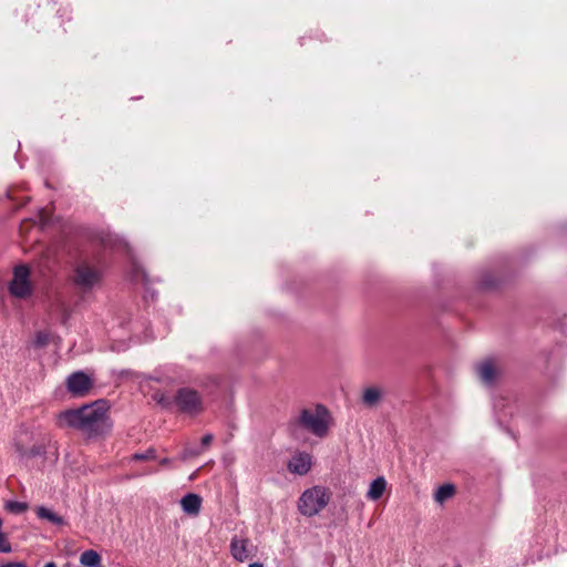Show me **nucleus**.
<instances>
[{"label":"nucleus","mask_w":567,"mask_h":567,"mask_svg":"<svg viewBox=\"0 0 567 567\" xmlns=\"http://www.w3.org/2000/svg\"><path fill=\"white\" fill-rule=\"evenodd\" d=\"M331 493L322 486L306 489L298 501L299 512L308 517L317 515L330 502Z\"/></svg>","instance_id":"nucleus-3"},{"label":"nucleus","mask_w":567,"mask_h":567,"mask_svg":"<svg viewBox=\"0 0 567 567\" xmlns=\"http://www.w3.org/2000/svg\"><path fill=\"white\" fill-rule=\"evenodd\" d=\"M254 546L250 544L247 538H237L234 537L230 543V551L233 557L243 563L247 560L251 556V550Z\"/></svg>","instance_id":"nucleus-9"},{"label":"nucleus","mask_w":567,"mask_h":567,"mask_svg":"<svg viewBox=\"0 0 567 567\" xmlns=\"http://www.w3.org/2000/svg\"><path fill=\"white\" fill-rule=\"evenodd\" d=\"M386 487V481L383 476H379L370 484L367 497L371 501H378L382 497Z\"/></svg>","instance_id":"nucleus-13"},{"label":"nucleus","mask_w":567,"mask_h":567,"mask_svg":"<svg viewBox=\"0 0 567 567\" xmlns=\"http://www.w3.org/2000/svg\"><path fill=\"white\" fill-rule=\"evenodd\" d=\"M8 290L12 297L18 299H27L32 295L33 286L30 281V269L28 266L19 265L13 268Z\"/></svg>","instance_id":"nucleus-4"},{"label":"nucleus","mask_w":567,"mask_h":567,"mask_svg":"<svg viewBox=\"0 0 567 567\" xmlns=\"http://www.w3.org/2000/svg\"><path fill=\"white\" fill-rule=\"evenodd\" d=\"M105 402L96 401L75 410H66L59 414L58 426L82 431L87 436L99 435L106 422Z\"/></svg>","instance_id":"nucleus-1"},{"label":"nucleus","mask_w":567,"mask_h":567,"mask_svg":"<svg viewBox=\"0 0 567 567\" xmlns=\"http://www.w3.org/2000/svg\"><path fill=\"white\" fill-rule=\"evenodd\" d=\"M0 567H28V566L22 561H11V563L3 564Z\"/></svg>","instance_id":"nucleus-28"},{"label":"nucleus","mask_w":567,"mask_h":567,"mask_svg":"<svg viewBox=\"0 0 567 567\" xmlns=\"http://www.w3.org/2000/svg\"><path fill=\"white\" fill-rule=\"evenodd\" d=\"M153 399L165 409H169L173 404H175L174 399L172 400L168 395L162 392L154 393Z\"/></svg>","instance_id":"nucleus-19"},{"label":"nucleus","mask_w":567,"mask_h":567,"mask_svg":"<svg viewBox=\"0 0 567 567\" xmlns=\"http://www.w3.org/2000/svg\"><path fill=\"white\" fill-rule=\"evenodd\" d=\"M455 494V486L453 484H443L441 485L435 494V502L443 504L446 499L451 498Z\"/></svg>","instance_id":"nucleus-18"},{"label":"nucleus","mask_w":567,"mask_h":567,"mask_svg":"<svg viewBox=\"0 0 567 567\" xmlns=\"http://www.w3.org/2000/svg\"><path fill=\"white\" fill-rule=\"evenodd\" d=\"M49 342V334L45 332H38L35 334L34 344L35 347L42 348Z\"/></svg>","instance_id":"nucleus-23"},{"label":"nucleus","mask_w":567,"mask_h":567,"mask_svg":"<svg viewBox=\"0 0 567 567\" xmlns=\"http://www.w3.org/2000/svg\"><path fill=\"white\" fill-rule=\"evenodd\" d=\"M181 506L187 515L196 516L200 512L202 497L195 493H188L181 499Z\"/></svg>","instance_id":"nucleus-12"},{"label":"nucleus","mask_w":567,"mask_h":567,"mask_svg":"<svg viewBox=\"0 0 567 567\" xmlns=\"http://www.w3.org/2000/svg\"><path fill=\"white\" fill-rule=\"evenodd\" d=\"M154 473H156V470L151 468V470H146V471H144L143 473H133V474H130V475H127L125 478H126V480H131V478L138 477V476H141V475H150V474H154Z\"/></svg>","instance_id":"nucleus-27"},{"label":"nucleus","mask_w":567,"mask_h":567,"mask_svg":"<svg viewBox=\"0 0 567 567\" xmlns=\"http://www.w3.org/2000/svg\"><path fill=\"white\" fill-rule=\"evenodd\" d=\"M66 386L73 395L82 396L92 386V381L84 372L78 371L69 375Z\"/></svg>","instance_id":"nucleus-7"},{"label":"nucleus","mask_w":567,"mask_h":567,"mask_svg":"<svg viewBox=\"0 0 567 567\" xmlns=\"http://www.w3.org/2000/svg\"><path fill=\"white\" fill-rule=\"evenodd\" d=\"M7 508L12 513L20 514L23 513L28 508V506L25 503L21 502H9L7 504Z\"/></svg>","instance_id":"nucleus-21"},{"label":"nucleus","mask_w":567,"mask_h":567,"mask_svg":"<svg viewBox=\"0 0 567 567\" xmlns=\"http://www.w3.org/2000/svg\"><path fill=\"white\" fill-rule=\"evenodd\" d=\"M121 245H123V247H126V244H123L122 241H121V244H117V246H121Z\"/></svg>","instance_id":"nucleus-34"},{"label":"nucleus","mask_w":567,"mask_h":567,"mask_svg":"<svg viewBox=\"0 0 567 567\" xmlns=\"http://www.w3.org/2000/svg\"><path fill=\"white\" fill-rule=\"evenodd\" d=\"M102 269L93 267L87 261L80 262L74 269V284L82 290H90L100 284Z\"/></svg>","instance_id":"nucleus-5"},{"label":"nucleus","mask_w":567,"mask_h":567,"mask_svg":"<svg viewBox=\"0 0 567 567\" xmlns=\"http://www.w3.org/2000/svg\"><path fill=\"white\" fill-rule=\"evenodd\" d=\"M213 440H214V436L210 433H207L202 437L199 447L203 449V452L212 444Z\"/></svg>","instance_id":"nucleus-26"},{"label":"nucleus","mask_w":567,"mask_h":567,"mask_svg":"<svg viewBox=\"0 0 567 567\" xmlns=\"http://www.w3.org/2000/svg\"><path fill=\"white\" fill-rule=\"evenodd\" d=\"M382 398V391L377 386L367 388L362 393V403L365 406H375Z\"/></svg>","instance_id":"nucleus-15"},{"label":"nucleus","mask_w":567,"mask_h":567,"mask_svg":"<svg viewBox=\"0 0 567 567\" xmlns=\"http://www.w3.org/2000/svg\"><path fill=\"white\" fill-rule=\"evenodd\" d=\"M101 561V556L93 549L83 551L80 557V563L85 567H102Z\"/></svg>","instance_id":"nucleus-16"},{"label":"nucleus","mask_w":567,"mask_h":567,"mask_svg":"<svg viewBox=\"0 0 567 567\" xmlns=\"http://www.w3.org/2000/svg\"><path fill=\"white\" fill-rule=\"evenodd\" d=\"M481 381L486 385H493L497 378V370L492 360H485L476 367Z\"/></svg>","instance_id":"nucleus-11"},{"label":"nucleus","mask_w":567,"mask_h":567,"mask_svg":"<svg viewBox=\"0 0 567 567\" xmlns=\"http://www.w3.org/2000/svg\"><path fill=\"white\" fill-rule=\"evenodd\" d=\"M202 453H203V449H200V447H187L184 450L182 457L184 460H186V458L198 456Z\"/></svg>","instance_id":"nucleus-24"},{"label":"nucleus","mask_w":567,"mask_h":567,"mask_svg":"<svg viewBox=\"0 0 567 567\" xmlns=\"http://www.w3.org/2000/svg\"><path fill=\"white\" fill-rule=\"evenodd\" d=\"M35 441L34 434L32 431L28 430L27 427H21L13 440V445L16 449V452L19 454V443H22L23 449H27L30 444H32Z\"/></svg>","instance_id":"nucleus-14"},{"label":"nucleus","mask_w":567,"mask_h":567,"mask_svg":"<svg viewBox=\"0 0 567 567\" xmlns=\"http://www.w3.org/2000/svg\"><path fill=\"white\" fill-rule=\"evenodd\" d=\"M174 403L179 411L196 415L203 411V401L199 393L189 388L179 389L175 396Z\"/></svg>","instance_id":"nucleus-6"},{"label":"nucleus","mask_w":567,"mask_h":567,"mask_svg":"<svg viewBox=\"0 0 567 567\" xmlns=\"http://www.w3.org/2000/svg\"><path fill=\"white\" fill-rule=\"evenodd\" d=\"M169 463L168 458L161 460V465H167Z\"/></svg>","instance_id":"nucleus-31"},{"label":"nucleus","mask_w":567,"mask_h":567,"mask_svg":"<svg viewBox=\"0 0 567 567\" xmlns=\"http://www.w3.org/2000/svg\"><path fill=\"white\" fill-rule=\"evenodd\" d=\"M248 567H264L261 563H251Z\"/></svg>","instance_id":"nucleus-30"},{"label":"nucleus","mask_w":567,"mask_h":567,"mask_svg":"<svg viewBox=\"0 0 567 567\" xmlns=\"http://www.w3.org/2000/svg\"><path fill=\"white\" fill-rule=\"evenodd\" d=\"M482 286H483L484 288H491V287H493V286H494V284H493V282H489V281H487V280H483V281H482Z\"/></svg>","instance_id":"nucleus-29"},{"label":"nucleus","mask_w":567,"mask_h":567,"mask_svg":"<svg viewBox=\"0 0 567 567\" xmlns=\"http://www.w3.org/2000/svg\"><path fill=\"white\" fill-rule=\"evenodd\" d=\"M37 515L39 518L47 519L54 525L64 524V519L62 516L55 514L54 512H52L51 509H49L44 506H40L37 508Z\"/></svg>","instance_id":"nucleus-17"},{"label":"nucleus","mask_w":567,"mask_h":567,"mask_svg":"<svg viewBox=\"0 0 567 567\" xmlns=\"http://www.w3.org/2000/svg\"><path fill=\"white\" fill-rule=\"evenodd\" d=\"M155 457H156L155 450L148 449L144 453H134L131 458L133 461H148V460H154Z\"/></svg>","instance_id":"nucleus-20"},{"label":"nucleus","mask_w":567,"mask_h":567,"mask_svg":"<svg viewBox=\"0 0 567 567\" xmlns=\"http://www.w3.org/2000/svg\"><path fill=\"white\" fill-rule=\"evenodd\" d=\"M11 551V545L8 542L6 535L3 533H0V553H10Z\"/></svg>","instance_id":"nucleus-25"},{"label":"nucleus","mask_w":567,"mask_h":567,"mask_svg":"<svg viewBox=\"0 0 567 567\" xmlns=\"http://www.w3.org/2000/svg\"><path fill=\"white\" fill-rule=\"evenodd\" d=\"M312 466V456L307 452H297L292 455L287 464L290 473L296 475H306Z\"/></svg>","instance_id":"nucleus-8"},{"label":"nucleus","mask_w":567,"mask_h":567,"mask_svg":"<svg viewBox=\"0 0 567 567\" xmlns=\"http://www.w3.org/2000/svg\"><path fill=\"white\" fill-rule=\"evenodd\" d=\"M331 414L322 404H317L313 409H302L296 419V424L317 437L328 435L331 425Z\"/></svg>","instance_id":"nucleus-2"},{"label":"nucleus","mask_w":567,"mask_h":567,"mask_svg":"<svg viewBox=\"0 0 567 567\" xmlns=\"http://www.w3.org/2000/svg\"><path fill=\"white\" fill-rule=\"evenodd\" d=\"M117 244H121V239L114 238L111 235H107V236L102 238V245H103L104 248L113 249V248H115L117 246Z\"/></svg>","instance_id":"nucleus-22"},{"label":"nucleus","mask_w":567,"mask_h":567,"mask_svg":"<svg viewBox=\"0 0 567 567\" xmlns=\"http://www.w3.org/2000/svg\"><path fill=\"white\" fill-rule=\"evenodd\" d=\"M19 457L21 460H31L35 457H43L47 453V444L44 440L34 441L27 449H23L22 443H19Z\"/></svg>","instance_id":"nucleus-10"},{"label":"nucleus","mask_w":567,"mask_h":567,"mask_svg":"<svg viewBox=\"0 0 567 567\" xmlns=\"http://www.w3.org/2000/svg\"><path fill=\"white\" fill-rule=\"evenodd\" d=\"M44 567H56V565L53 561L47 563Z\"/></svg>","instance_id":"nucleus-32"},{"label":"nucleus","mask_w":567,"mask_h":567,"mask_svg":"<svg viewBox=\"0 0 567 567\" xmlns=\"http://www.w3.org/2000/svg\"><path fill=\"white\" fill-rule=\"evenodd\" d=\"M0 533H2V519L0 518Z\"/></svg>","instance_id":"nucleus-33"}]
</instances>
